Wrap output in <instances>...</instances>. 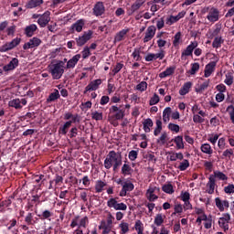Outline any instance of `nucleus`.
Masks as SVG:
<instances>
[{"instance_id": "obj_63", "label": "nucleus", "mask_w": 234, "mask_h": 234, "mask_svg": "<svg viewBox=\"0 0 234 234\" xmlns=\"http://www.w3.org/2000/svg\"><path fill=\"white\" fill-rule=\"evenodd\" d=\"M224 83H226V85H233V75L231 73H227L226 74V79L224 80Z\"/></svg>"}, {"instance_id": "obj_28", "label": "nucleus", "mask_w": 234, "mask_h": 234, "mask_svg": "<svg viewBox=\"0 0 234 234\" xmlns=\"http://www.w3.org/2000/svg\"><path fill=\"white\" fill-rule=\"evenodd\" d=\"M144 3H145V0H136L129 9L130 14H134L136 10H140Z\"/></svg>"}, {"instance_id": "obj_7", "label": "nucleus", "mask_w": 234, "mask_h": 234, "mask_svg": "<svg viewBox=\"0 0 234 234\" xmlns=\"http://www.w3.org/2000/svg\"><path fill=\"white\" fill-rule=\"evenodd\" d=\"M207 19L209 23H217L220 19V11L218 9L212 7L208 10Z\"/></svg>"}, {"instance_id": "obj_39", "label": "nucleus", "mask_w": 234, "mask_h": 234, "mask_svg": "<svg viewBox=\"0 0 234 234\" xmlns=\"http://www.w3.org/2000/svg\"><path fill=\"white\" fill-rule=\"evenodd\" d=\"M70 125H72V122H66L64 125L59 128V134H67L69 129H70Z\"/></svg>"}, {"instance_id": "obj_32", "label": "nucleus", "mask_w": 234, "mask_h": 234, "mask_svg": "<svg viewBox=\"0 0 234 234\" xmlns=\"http://www.w3.org/2000/svg\"><path fill=\"white\" fill-rule=\"evenodd\" d=\"M200 151L204 153V154H208L211 156L213 154V148L210 144H203L200 146Z\"/></svg>"}, {"instance_id": "obj_15", "label": "nucleus", "mask_w": 234, "mask_h": 234, "mask_svg": "<svg viewBox=\"0 0 234 234\" xmlns=\"http://www.w3.org/2000/svg\"><path fill=\"white\" fill-rule=\"evenodd\" d=\"M197 47H198V42L197 41L191 42L190 45H188L186 48L183 50L181 54V58H187L188 56H193V50H195Z\"/></svg>"}, {"instance_id": "obj_50", "label": "nucleus", "mask_w": 234, "mask_h": 234, "mask_svg": "<svg viewBox=\"0 0 234 234\" xmlns=\"http://www.w3.org/2000/svg\"><path fill=\"white\" fill-rule=\"evenodd\" d=\"M218 138H220V135L218 133H211L208 135L207 140L212 144V145H215L217 142H218Z\"/></svg>"}, {"instance_id": "obj_48", "label": "nucleus", "mask_w": 234, "mask_h": 234, "mask_svg": "<svg viewBox=\"0 0 234 234\" xmlns=\"http://www.w3.org/2000/svg\"><path fill=\"white\" fill-rule=\"evenodd\" d=\"M214 176L218 180H222V181L228 180V176H226V174H224L223 172H220V171H215Z\"/></svg>"}, {"instance_id": "obj_19", "label": "nucleus", "mask_w": 234, "mask_h": 234, "mask_svg": "<svg viewBox=\"0 0 234 234\" xmlns=\"http://www.w3.org/2000/svg\"><path fill=\"white\" fill-rule=\"evenodd\" d=\"M19 66V59L17 58H13L7 65L3 67L5 72H10V70H15Z\"/></svg>"}, {"instance_id": "obj_13", "label": "nucleus", "mask_w": 234, "mask_h": 234, "mask_svg": "<svg viewBox=\"0 0 234 234\" xmlns=\"http://www.w3.org/2000/svg\"><path fill=\"white\" fill-rule=\"evenodd\" d=\"M156 34V27L154 26H150L147 27L146 31L144 32V37L143 38L144 43H149L154 35Z\"/></svg>"}, {"instance_id": "obj_42", "label": "nucleus", "mask_w": 234, "mask_h": 234, "mask_svg": "<svg viewBox=\"0 0 234 234\" xmlns=\"http://www.w3.org/2000/svg\"><path fill=\"white\" fill-rule=\"evenodd\" d=\"M43 5V0H29L27 3V8H36Z\"/></svg>"}, {"instance_id": "obj_38", "label": "nucleus", "mask_w": 234, "mask_h": 234, "mask_svg": "<svg viewBox=\"0 0 234 234\" xmlns=\"http://www.w3.org/2000/svg\"><path fill=\"white\" fill-rule=\"evenodd\" d=\"M64 120H70V121H68V122H71V123H76V122H80V120H78V115H74L70 112H66L64 114Z\"/></svg>"}, {"instance_id": "obj_25", "label": "nucleus", "mask_w": 234, "mask_h": 234, "mask_svg": "<svg viewBox=\"0 0 234 234\" xmlns=\"http://www.w3.org/2000/svg\"><path fill=\"white\" fill-rule=\"evenodd\" d=\"M167 158L168 160H170V162H176V160H184V154L170 152L168 153Z\"/></svg>"}, {"instance_id": "obj_53", "label": "nucleus", "mask_w": 234, "mask_h": 234, "mask_svg": "<svg viewBox=\"0 0 234 234\" xmlns=\"http://www.w3.org/2000/svg\"><path fill=\"white\" fill-rule=\"evenodd\" d=\"M213 226V217L208 216V218L204 221L205 229H211Z\"/></svg>"}, {"instance_id": "obj_59", "label": "nucleus", "mask_w": 234, "mask_h": 234, "mask_svg": "<svg viewBox=\"0 0 234 234\" xmlns=\"http://www.w3.org/2000/svg\"><path fill=\"white\" fill-rule=\"evenodd\" d=\"M128 158H129V160H131V162H134V160H136V158H138V151H136V150L130 151L128 154Z\"/></svg>"}, {"instance_id": "obj_62", "label": "nucleus", "mask_w": 234, "mask_h": 234, "mask_svg": "<svg viewBox=\"0 0 234 234\" xmlns=\"http://www.w3.org/2000/svg\"><path fill=\"white\" fill-rule=\"evenodd\" d=\"M58 98H59V91L56 90L49 95L48 101H55V100H58Z\"/></svg>"}, {"instance_id": "obj_33", "label": "nucleus", "mask_w": 234, "mask_h": 234, "mask_svg": "<svg viewBox=\"0 0 234 234\" xmlns=\"http://www.w3.org/2000/svg\"><path fill=\"white\" fill-rule=\"evenodd\" d=\"M172 142L176 144V149H184V137L177 135L172 139Z\"/></svg>"}, {"instance_id": "obj_1", "label": "nucleus", "mask_w": 234, "mask_h": 234, "mask_svg": "<svg viewBox=\"0 0 234 234\" xmlns=\"http://www.w3.org/2000/svg\"><path fill=\"white\" fill-rule=\"evenodd\" d=\"M120 165H122V155L114 151H111L104 160L105 169H111V167H113V171H116Z\"/></svg>"}, {"instance_id": "obj_44", "label": "nucleus", "mask_w": 234, "mask_h": 234, "mask_svg": "<svg viewBox=\"0 0 234 234\" xmlns=\"http://www.w3.org/2000/svg\"><path fill=\"white\" fill-rule=\"evenodd\" d=\"M165 218V215L157 214L154 218V224H155V226H162V224H164Z\"/></svg>"}, {"instance_id": "obj_45", "label": "nucleus", "mask_w": 234, "mask_h": 234, "mask_svg": "<svg viewBox=\"0 0 234 234\" xmlns=\"http://www.w3.org/2000/svg\"><path fill=\"white\" fill-rule=\"evenodd\" d=\"M200 70V64H198V62H195L191 64V69L188 71L189 74H191V76H195V74Z\"/></svg>"}, {"instance_id": "obj_10", "label": "nucleus", "mask_w": 234, "mask_h": 234, "mask_svg": "<svg viewBox=\"0 0 234 234\" xmlns=\"http://www.w3.org/2000/svg\"><path fill=\"white\" fill-rule=\"evenodd\" d=\"M102 81L101 79H97L92 81H90L84 90V94H87V92H91L93 90H98L100 89V85H101Z\"/></svg>"}, {"instance_id": "obj_6", "label": "nucleus", "mask_w": 234, "mask_h": 234, "mask_svg": "<svg viewBox=\"0 0 234 234\" xmlns=\"http://www.w3.org/2000/svg\"><path fill=\"white\" fill-rule=\"evenodd\" d=\"M87 224H89V218H80L78 216L72 219L70 228H76V226H78L79 228H87Z\"/></svg>"}, {"instance_id": "obj_64", "label": "nucleus", "mask_w": 234, "mask_h": 234, "mask_svg": "<svg viewBox=\"0 0 234 234\" xmlns=\"http://www.w3.org/2000/svg\"><path fill=\"white\" fill-rule=\"evenodd\" d=\"M122 175H131V165L124 164L122 167Z\"/></svg>"}, {"instance_id": "obj_26", "label": "nucleus", "mask_w": 234, "mask_h": 234, "mask_svg": "<svg viewBox=\"0 0 234 234\" xmlns=\"http://www.w3.org/2000/svg\"><path fill=\"white\" fill-rule=\"evenodd\" d=\"M216 186L217 184L215 183V179L213 177H209V180L207 184V193H208V195H213V193H215Z\"/></svg>"}, {"instance_id": "obj_3", "label": "nucleus", "mask_w": 234, "mask_h": 234, "mask_svg": "<svg viewBox=\"0 0 234 234\" xmlns=\"http://www.w3.org/2000/svg\"><path fill=\"white\" fill-rule=\"evenodd\" d=\"M112 113L114 114L108 116V122H110V123L114 127H118V120L123 119V116H125V112L118 108V106L113 105L110 108V114Z\"/></svg>"}, {"instance_id": "obj_40", "label": "nucleus", "mask_w": 234, "mask_h": 234, "mask_svg": "<svg viewBox=\"0 0 234 234\" xmlns=\"http://www.w3.org/2000/svg\"><path fill=\"white\" fill-rule=\"evenodd\" d=\"M222 43H224V39H222V37H216L212 43V47L213 48H220L222 47Z\"/></svg>"}, {"instance_id": "obj_49", "label": "nucleus", "mask_w": 234, "mask_h": 234, "mask_svg": "<svg viewBox=\"0 0 234 234\" xmlns=\"http://www.w3.org/2000/svg\"><path fill=\"white\" fill-rule=\"evenodd\" d=\"M209 87V80H205L203 83H201L197 89L196 92H203V90H206Z\"/></svg>"}, {"instance_id": "obj_52", "label": "nucleus", "mask_w": 234, "mask_h": 234, "mask_svg": "<svg viewBox=\"0 0 234 234\" xmlns=\"http://www.w3.org/2000/svg\"><path fill=\"white\" fill-rule=\"evenodd\" d=\"M155 129L154 131V136H158V134H160V133H162V121L157 120L155 122Z\"/></svg>"}, {"instance_id": "obj_18", "label": "nucleus", "mask_w": 234, "mask_h": 234, "mask_svg": "<svg viewBox=\"0 0 234 234\" xmlns=\"http://www.w3.org/2000/svg\"><path fill=\"white\" fill-rule=\"evenodd\" d=\"M39 45H41V39L33 37L24 44L23 48L24 50H28V48H36V47H39Z\"/></svg>"}, {"instance_id": "obj_27", "label": "nucleus", "mask_w": 234, "mask_h": 234, "mask_svg": "<svg viewBox=\"0 0 234 234\" xmlns=\"http://www.w3.org/2000/svg\"><path fill=\"white\" fill-rule=\"evenodd\" d=\"M37 30V26L36 24H31L25 28V34L27 37H32L34 36V32Z\"/></svg>"}, {"instance_id": "obj_46", "label": "nucleus", "mask_w": 234, "mask_h": 234, "mask_svg": "<svg viewBox=\"0 0 234 234\" xmlns=\"http://www.w3.org/2000/svg\"><path fill=\"white\" fill-rule=\"evenodd\" d=\"M192 114L193 115L199 114V116H206V112L204 111L200 110V107H198L197 104H195L192 107Z\"/></svg>"}, {"instance_id": "obj_51", "label": "nucleus", "mask_w": 234, "mask_h": 234, "mask_svg": "<svg viewBox=\"0 0 234 234\" xmlns=\"http://www.w3.org/2000/svg\"><path fill=\"white\" fill-rule=\"evenodd\" d=\"M223 191L226 195H233L234 185L229 183L228 186H224Z\"/></svg>"}, {"instance_id": "obj_11", "label": "nucleus", "mask_w": 234, "mask_h": 234, "mask_svg": "<svg viewBox=\"0 0 234 234\" xmlns=\"http://www.w3.org/2000/svg\"><path fill=\"white\" fill-rule=\"evenodd\" d=\"M165 58V51L161 49L158 53H148L144 59L145 61H155V59H164Z\"/></svg>"}, {"instance_id": "obj_34", "label": "nucleus", "mask_w": 234, "mask_h": 234, "mask_svg": "<svg viewBox=\"0 0 234 234\" xmlns=\"http://www.w3.org/2000/svg\"><path fill=\"white\" fill-rule=\"evenodd\" d=\"M162 191L166 193V195H173V193H175V186H173L171 183H165L162 186Z\"/></svg>"}, {"instance_id": "obj_41", "label": "nucleus", "mask_w": 234, "mask_h": 234, "mask_svg": "<svg viewBox=\"0 0 234 234\" xmlns=\"http://www.w3.org/2000/svg\"><path fill=\"white\" fill-rule=\"evenodd\" d=\"M119 228L121 229V234H126L129 233V223L125 222V220H122L119 224Z\"/></svg>"}, {"instance_id": "obj_2", "label": "nucleus", "mask_w": 234, "mask_h": 234, "mask_svg": "<svg viewBox=\"0 0 234 234\" xmlns=\"http://www.w3.org/2000/svg\"><path fill=\"white\" fill-rule=\"evenodd\" d=\"M65 63H67V58H64V60H58L48 66L49 72L53 80H60L61 76L65 74Z\"/></svg>"}, {"instance_id": "obj_31", "label": "nucleus", "mask_w": 234, "mask_h": 234, "mask_svg": "<svg viewBox=\"0 0 234 234\" xmlns=\"http://www.w3.org/2000/svg\"><path fill=\"white\" fill-rule=\"evenodd\" d=\"M128 32H129V29H122L119 31L114 37V42L119 43V41H123Z\"/></svg>"}, {"instance_id": "obj_30", "label": "nucleus", "mask_w": 234, "mask_h": 234, "mask_svg": "<svg viewBox=\"0 0 234 234\" xmlns=\"http://www.w3.org/2000/svg\"><path fill=\"white\" fill-rule=\"evenodd\" d=\"M175 70H176V67H175V66L169 67L165 71H163L159 74V78L164 79V78H167L169 76H173V74H175Z\"/></svg>"}, {"instance_id": "obj_36", "label": "nucleus", "mask_w": 234, "mask_h": 234, "mask_svg": "<svg viewBox=\"0 0 234 234\" xmlns=\"http://www.w3.org/2000/svg\"><path fill=\"white\" fill-rule=\"evenodd\" d=\"M106 186H107V183H105L101 180L96 181V183H95L96 193H101V191H103Z\"/></svg>"}, {"instance_id": "obj_24", "label": "nucleus", "mask_w": 234, "mask_h": 234, "mask_svg": "<svg viewBox=\"0 0 234 234\" xmlns=\"http://www.w3.org/2000/svg\"><path fill=\"white\" fill-rule=\"evenodd\" d=\"M80 59H81V55L77 54V55L73 56L67 62L66 69H74V67H76V65H78V61H80Z\"/></svg>"}, {"instance_id": "obj_29", "label": "nucleus", "mask_w": 234, "mask_h": 234, "mask_svg": "<svg viewBox=\"0 0 234 234\" xmlns=\"http://www.w3.org/2000/svg\"><path fill=\"white\" fill-rule=\"evenodd\" d=\"M192 87H193V83L191 81L186 82L183 85V87L179 90L180 96H186V94H188Z\"/></svg>"}, {"instance_id": "obj_23", "label": "nucleus", "mask_w": 234, "mask_h": 234, "mask_svg": "<svg viewBox=\"0 0 234 234\" xmlns=\"http://www.w3.org/2000/svg\"><path fill=\"white\" fill-rule=\"evenodd\" d=\"M217 67V62L212 61L206 65L204 76L209 78L212 72H215V68Z\"/></svg>"}, {"instance_id": "obj_43", "label": "nucleus", "mask_w": 234, "mask_h": 234, "mask_svg": "<svg viewBox=\"0 0 234 234\" xmlns=\"http://www.w3.org/2000/svg\"><path fill=\"white\" fill-rule=\"evenodd\" d=\"M142 50L140 48H134L133 52L132 53V57L134 59V61H140L142 59Z\"/></svg>"}, {"instance_id": "obj_4", "label": "nucleus", "mask_w": 234, "mask_h": 234, "mask_svg": "<svg viewBox=\"0 0 234 234\" xmlns=\"http://www.w3.org/2000/svg\"><path fill=\"white\" fill-rule=\"evenodd\" d=\"M107 206L110 208L115 209V211H127V205L118 202V197H111L107 201Z\"/></svg>"}, {"instance_id": "obj_47", "label": "nucleus", "mask_w": 234, "mask_h": 234, "mask_svg": "<svg viewBox=\"0 0 234 234\" xmlns=\"http://www.w3.org/2000/svg\"><path fill=\"white\" fill-rule=\"evenodd\" d=\"M91 118L92 120H95L96 122H100L103 120V112H100L98 111L91 112Z\"/></svg>"}, {"instance_id": "obj_55", "label": "nucleus", "mask_w": 234, "mask_h": 234, "mask_svg": "<svg viewBox=\"0 0 234 234\" xmlns=\"http://www.w3.org/2000/svg\"><path fill=\"white\" fill-rule=\"evenodd\" d=\"M162 34H164V33L157 35V37H158L157 47L159 48H164V47H165V45H167V41H165L162 38Z\"/></svg>"}, {"instance_id": "obj_14", "label": "nucleus", "mask_w": 234, "mask_h": 234, "mask_svg": "<svg viewBox=\"0 0 234 234\" xmlns=\"http://www.w3.org/2000/svg\"><path fill=\"white\" fill-rule=\"evenodd\" d=\"M50 23V12L47 11L39 16L37 24L41 28H45Z\"/></svg>"}, {"instance_id": "obj_35", "label": "nucleus", "mask_w": 234, "mask_h": 234, "mask_svg": "<svg viewBox=\"0 0 234 234\" xmlns=\"http://www.w3.org/2000/svg\"><path fill=\"white\" fill-rule=\"evenodd\" d=\"M153 125L154 123L151 118L145 119L143 122V127H144V133H151V127H153Z\"/></svg>"}, {"instance_id": "obj_57", "label": "nucleus", "mask_w": 234, "mask_h": 234, "mask_svg": "<svg viewBox=\"0 0 234 234\" xmlns=\"http://www.w3.org/2000/svg\"><path fill=\"white\" fill-rule=\"evenodd\" d=\"M122 69H123V64L121 62L117 63L112 70V76H116V74H118V72H120V70H122Z\"/></svg>"}, {"instance_id": "obj_56", "label": "nucleus", "mask_w": 234, "mask_h": 234, "mask_svg": "<svg viewBox=\"0 0 234 234\" xmlns=\"http://www.w3.org/2000/svg\"><path fill=\"white\" fill-rule=\"evenodd\" d=\"M135 230L137 231V234L144 233V223H142L140 220H137L134 225Z\"/></svg>"}, {"instance_id": "obj_37", "label": "nucleus", "mask_w": 234, "mask_h": 234, "mask_svg": "<svg viewBox=\"0 0 234 234\" xmlns=\"http://www.w3.org/2000/svg\"><path fill=\"white\" fill-rule=\"evenodd\" d=\"M171 107H166L163 112V122L167 123L171 118Z\"/></svg>"}, {"instance_id": "obj_9", "label": "nucleus", "mask_w": 234, "mask_h": 234, "mask_svg": "<svg viewBox=\"0 0 234 234\" xmlns=\"http://www.w3.org/2000/svg\"><path fill=\"white\" fill-rule=\"evenodd\" d=\"M27 99H13L8 101V107H12L13 109H23L25 105H27Z\"/></svg>"}, {"instance_id": "obj_8", "label": "nucleus", "mask_w": 234, "mask_h": 234, "mask_svg": "<svg viewBox=\"0 0 234 234\" xmlns=\"http://www.w3.org/2000/svg\"><path fill=\"white\" fill-rule=\"evenodd\" d=\"M231 220V216L229 213H225L218 219V226L224 229V231H228L229 229V221Z\"/></svg>"}, {"instance_id": "obj_58", "label": "nucleus", "mask_w": 234, "mask_h": 234, "mask_svg": "<svg viewBox=\"0 0 234 234\" xmlns=\"http://www.w3.org/2000/svg\"><path fill=\"white\" fill-rule=\"evenodd\" d=\"M136 90H139L140 92H144V90H147V82L141 81L136 85Z\"/></svg>"}, {"instance_id": "obj_20", "label": "nucleus", "mask_w": 234, "mask_h": 234, "mask_svg": "<svg viewBox=\"0 0 234 234\" xmlns=\"http://www.w3.org/2000/svg\"><path fill=\"white\" fill-rule=\"evenodd\" d=\"M133 189H134V185L133 183L129 181L124 182L120 192V197H126L127 193H129V191H133Z\"/></svg>"}, {"instance_id": "obj_22", "label": "nucleus", "mask_w": 234, "mask_h": 234, "mask_svg": "<svg viewBox=\"0 0 234 234\" xmlns=\"http://www.w3.org/2000/svg\"><path fill=\"white\" fill-rule=\"evenodd\" d=\"M93 14L97 17L105 14V5L101 2H98L93 7Z\"/></svg>"}, {"instance_id": "obj_21", "label": "nucleus", "mask_w": 234, "mask_h": 234, "mask_svg": "<svg viewBox=\"0 0 234 234\" xmlns=\"http://www.w3.org/2000/svg\"><path fill=\"white\" fill-rule=\"evenodd\" d=\"M83 27H85V20H78L70 27L71 34H74V32H81V30H83Z\"/></svg>"}, {"instance_id": "obj_54", "label": "nucleus", "mask_w": 234, "mask_h": 234, "mask_svg": "<svg viewBox=\"0 0 234 234\" xmlns=\"http://www.w3.org/2000/svg\"><path fill=\"white\" fill-rule=\"evenodd\" d=\"M181 39H182V33L177 32L174 37V40H173L174 47H178V45H180Z\"/></svg>"}, {"instance_id": "obj_5", "label": "nucleus", "mask_w": 234, "mask_h": 234, "mask_svg": "<svg viewBox=\"0 0 234 234\" xmlns=\"http://www.w3.org/2000/svg\"><path fill=\"white\" fill-rule=\"evenodd\" d=\"M21 43V38L20 37H16L10 42H7L4 44L3 46L0 47V52H8V50H12L16 48Z\"/></svg>"}, {"instance_id": "obj_17", "label": "nucleus", "mask_w": 234, "mask_h": 234, "mask_svg": "<svg viewBox=\"0 0 234 234\" xmlns=\"http://www.w3.org/2000/svg\"><path fill=\"white\" fill-rule=\"evenodd\" d=\"M216 207H218V211H226L229 207V201L222 200L220 197L215 198Z\"/></svg>"}, {"instance_id": "obj_12", "label": "nucleus", "mask_w": 234, "mask_h": 234, "mask_svg": "<svg viewBox=\"0 0 234 234\" xmlns=\"http://www.w3.org/2000/svg\"><path fill=\"white\" fill-rule=\"evenodd\" d=\"M92 37V31L89 30L87 32H84L82 36L76 38L78 47H83L87 41H90Z\"/></svg>"}, {"instance_id": "obj_60", "label": "nucleus", "mask_w": 234, "mask_h": 234, "mask_svg": "<svg viewBox=\"0 0 234 234\" xmlns=\"http://www.w3.org/2000/svg\"><path fill=\"white\" fill-rule=\"evenodd\" d=\"M189 167V161L187 159L183 160V162L180 163L178 169L180 171H186Z\"/></svg>"}, {"instance_id": "obj_61", "label": "nucleus", "mask_w": 234, "mask_h": 234, "mask_svg": "<svg viewBox=\"0 0 234 234\" xmlns=\"http://www.w3.org/2000/svg\"><path fill=\"white\" fill-rule=\"evenodd\" d=\"M180 197L183 202H187L191 198V195L187 191H182Z\"/></svg>"}, {"instance_id": "obj_16", "label": "nucleus", "mask_w": 234, "mask_h": 234, "mask_svg": "<svg viewBox=\"0 0 234 234\" xmlns=\"http://www.w3.org/2000/svg\"><path fill=\"white\" fill-rule=\"evenodd\" d=\"M156 191H160V188L156 186H149V188L146 191V198L150 202H154V200H158V196L154 195Z\"/></svg>"}]
</instances>
